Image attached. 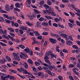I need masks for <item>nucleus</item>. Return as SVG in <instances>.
Listing matches in <instances>:
<instances>
[{
    "label": "nucleus",
    "mask_w": 80,
    "mask_h": 80,
    "mask_svg": "<svg viewBox=\"0 0 80 80\" xmlns=\"http://www.w3.org/2000/svg\"><path fill=\"white\" fill-rule=\"evenodd\" d=\"M62 68L63 69L64 71H66V70H67V68H66V67H65V64L63 65Z\"/></svg>",
    "instance_id": "a19ab883"
},
{
    "label": "nucleus",
    "mask_w": 80,
    "mask_h": 80,
    "mask_svg": "<svg viewBox=\"0 0 80 80\" xmlns=\"http://www.w3.org/2000/svg\"><path fill=\"white\" fill-rule=\"evenodd\" d=\"M46 72H47L48 75H52V72L50 70L48 69L45 71Z\"/></svg>",
    "instance_id": "9b49d317"
},
{
    "label": "nucleus",
    "mask_w": 80,
    "mask_h": 80,
    "mask_svg": "<svg viewBox=\"0 0 80 80\" xmlns=\"http://www.w3.org/2000/svg\"><path fill=\"white\" fill-rule=\"evenodd\" d=\"M75 66L73 64H69V68H73V67H74Z\"/></svg>",
    "instance_id": "13d9d810"
},
{
    "label": "nucleus",
    "mask_w": 80,
    "mask_h": 80,
    "mask_svg": "<svg viewBox=\"0 0 80 80\" xmlns=\"http://www.w3.org/2000/svg\"><path fill=\"white\" fill-rule=\"evenodd\" d=\"M48 70H50L51 71H52V65H48Z\"/></svg>",
    "instance_id": "79ce46f5"
},
{
    "label": "nucleus",
    "mask_w": 80,
    "mask_h": 80,
    "mask_svg": "<svg viewBox=\"0 0 80 80\" xmlns=\"http://www.w3.org/2000/svg\"><path fill=\"white\" fill-rule=\"evenodd\" d=\"M5 10L6 11H8V12H10V10L9 8V5L6 4L5 6Z\"/></svg>",
    "instance_id": "0eeeda50"
},
{
    "label": "nucleus",
    "mask_w": 80,
    "mask_h": 80,
    "mask_svg": "<svg viewBox=\"0 0 80 80\" xmlns=\"http://www.w3.org/2000/svg\"><path fill=\"white\" fill-rule=\"evenodd\" d=\"M49 40L51 42V43H53V44H55V43H57V41L56 40L53 39L52 38H50L49 39Z\"/></svg>",
    "instance_id": "39448f33"
},
{
    "label": "nucleus",
    "mask_w": 80,
    "mask_h": 80,
    "mask_svg": "<svg viewBox=\"0 0 80 80\" xmlns=\"http://www.w3.org/2000/svg\"><path fill=\"white\" fill-rule=\"evenodd\" d=\"M37 26H38V27H41V26L40 25H41V22H37Z\"/></svg>",
    "instance_id": "bb28decb"
},
{
    "label": "nucleus",
    "mask_w": 80,
    "mask_h": 80,
    "mask_svg": "<svg viewBox=\"0 0 80 80\" xmlns=\"http://www.w3.org/2000/svg\"><path fill=\"white\" fill-rule=\"evenodd\" d=\"M71 5V7H72V8H73L74 10H76L77 8H75V5L72 4Z\"/></svg>",
    "instance_id": "72a5a7b5"
},
{
    "label": "nucleus",
    "mask_w": 80,
    "mask_h": 80,
    "mask_svg": "<svg viewBox=\"0 0 80 80\" xmlns=\"http://www.w3.org/2000/svg\"><path fill=\"white\" fill-rule=\"evenodd\" d=\"M0 45H2V47L7 46V45L1 42H0Z\"/></svg>",
    "instance_id": "2f4dec72"
},
{
    "label": "nucleus",
    "mask_w": 80,
    "mask_h": 80,
    "mask_svg": "<svg viewBox=\"0 0 80 80\" xmlns=\"http://www.w3.org/2000/svg\"><path fill=\"white\" fill-rule=\"evenodd\" d=\"M51 15L52 16H56V15H57L56 14H55V12H53V11H51Z\"/></svg>",
    "instance_id": "6e6d98bb"
},
{
    "label": "nucleus",
    "mask_w": 80,
    "mask_h": 80,
    "mask_svg": "<svg viewBox=\"0 0 80 80\" xmlns=\"http://www.w3.org/2000/svg\"><path fill=\"white\" fill-rule=\"evenodd\" d=\"M53 26L55 27H58V24L55 22H54L53 24Z\"/></svg>",
    "instance_id": "de8ad7c7"
},
{
    "label": "nucleus",
    "mask_w": 80,
    "mask_h": 80,
    "mask_svg": "<svg viewBox=\"0 0 80 80\" xmlns=\"http://www.w3.org/2000/svg\"><path fill=\"white\" fill-rule=\"evenodd\" d=\"M3 16L5 18H6L7 19H9V16L7 15V14H3Z\"/></svg>",
    "instance_id": "473e14b6"
},
{
    "label": "nucleus",
    "mask_w": 80,
    "mask_h": 80,
    "mask_svg": "<svg viewBox=\"0 0 80 80\" xmlns=\"http://www.w3.org/2000/svg\"><path fill=\"white\" fill-rule=\"evenodd\" d=\"M33 10H34V12H35V13H36L37 14H40V11H39L38 10H37L35 9H33Z\"/></svg>",
    "instance_id": "412c9836"
},
{
    "label": "nucleus",
    "mask_w": 80,
    "mask_h": 80,
    "mask_svg": "<svg viewBox=\"0 0 80 80\" xmlns=\"http://www.w3.org/2000/svg\"><path fill=\"white\" fill-rule=\"evenodd\" d=\"M14 25L15 27H18L19 26L18 24L17 23H16V22L14 24Z\"/></svg>",
    "instance_id": "052dcab7"
},
{
    "label": "nucleus",
    "mask_w": 80,
    "mask_h": 80,
    "mask_svg": "<svg viewBox=\"0 0 80 80\" xmlns=\"http://www.w3.org/2000/svg\"><path fill=\"white\" fill-rule=\"evenodd\" d=\"M38 69L39 71H41V70H42V67H41V66H38Z\"/></svg>",
    "instance_id": "69168bd1"
},
{
    "label": "nucleus",
    "mask_w": 80,
    "mask_h": 80,
    "mask_svg": "<svg viewBox=\"0 0 80 80\" xmlns=\"http://www.w3.org/2000/svg\"><path fill=\"white\" fill-rule=\"evenodd\" d=\"M25 52H26L27 53H28L30 52V48H29L27 47V48H25L24 49Z\"/></svg>",
    "instance_id": "6ab92c4d"
},
{
    "label": "nucleus",
    "mask_w": 80,
    "mask_h": 80,
    "mask_svg": "<svg viewBox=\"0 0 80 80\" xmlns=\"http://www.w3.org/2000/svg\"><path fill=\"white\" fill-rule=\"evenodd\" d=\"M42 69L44 70H48V68L45 67V66H43L42 68Z\"/></svg>",
    "instance_id": "a18cd8bd"
},
{
    "label": "nucleus",
    "mask_w": 80,
    "mask_h": 80,
    "mask_svg": "<svg viewBox=\"0 0 80 80\" xmlns=\"http://www.w3.org/2000/svg\"><path fill=\"white\" fill-rule=\"evenodd\" d=\"M15 60H17L18 62H20V57H18V56L15 57Z\"/></svg>",
    "instance_id": "f8f14e48"
},
{
    "label": "nucleus",
    "mask_w": 80,
    "mask_h": 80,
    "mask_svg": "<svg viewBox=\"0 0 80 80\" xmlns=\"http://www.w3.org/2000/svg\"><path fill=\"white\" fill-rule=\"evenodd\" d=\"M35 65H36V66H40V63L38 62H35Z\"/></svg>",
    "instance_id": "3c124183"
},
{
    "label": "nucleus",
    "mask_w": 80,
    "mask_h": 80,
    "mask_svg": "<svg viewBox=\"0 0 80 80\" xmlns=\"http://www.w3.org/2000/svg\"><path fill=\"white\" fill-rule=\"evenodd\" d=\"M6 61L5 60V59H2L1 60L0 63H1V64H4V63H5V62Z\"/></svg>",
    "instance_id": "4be33fe9"
},
{
    "label": "nucleus",
    "mask_w": 80,
    "mask_h": 80,
    "mask_svg": "<svg viewBox=\"0 0 80 80\" xmlns=\"http://www.w3.org/2000/svg\"><path fill=\"white\" fill-rule=\"evenodd\" d=\"M44 20V18L43 17H41L39 19V20L40 22H42V21H43Z\"/></svg>",
    "instance_id": "5fc2aeb1"
},
{
    "label": "nucleus",
    "mask_w": 80,
    "mask_h": 80,
    "mask_svg": "<svg viewBox=\"0 0 80 80\" xmlns=\"http://www.w3.org/2000/svg\"><path fill=\"white\" fill-rule=\"evenodd\" d=\"M42 12L45 13H48L49 14H50V13H51V12L48 11V10H44L42 11Z\"/></svg>",
    "instance_id": "dca6fc26"
},
{
    "label": "nucleus",
    "mask_w": 80,
    "mask_h": 80,
    "mask_svg": "<svg viewBox=\"0 0 80 80\" xmlns=\"http://www.w3.org/2000/svg\"><path fill=\"white\" fill-rule=\"evenodd\" d=\"M68 25H69V27H70V28H73V25H72V24L70 23H68Z\"/></svg>",
    "instance_id": "8fccbe9b"
},
{
    "label": "nucleus",
    "mask_w": 80,
    "mask_h": 80,
    "mask_svg": "<svg viewBox=\"0 0 80 80\" xmlns=\"http://www.w3.org/2000/svg\"><path fill=\"white\" fill-rule=\"evenodd\" d=\"M15 6L17 8H20V4L18 2H17L15 4Z\"/></svg>",
    "instance_id": "aec40b11"
},
{
    "label": "nucleus",
    "mask_w": 80,
    "mask_h": 80,
    "mask_svg": "<svg viewBox=\"0 0 80 80\" xmlns=\"http://www.w3.org/2000/svg\"><path fill=\"white\" fill-rule=\"evenodd\" d=\"M9 34L10 35H11L12 37H15V35L13 32H10Z\"/></svg>",
    "instance_id": "338daca9"
},
{
    "label": "nucleus",
    "mask_w": 80,
    "mask_h": 80,
    "mask_svg": "<svg viewBox=\"0 0 80 80\" xmlns=\"http://www.w3.org/2000/svg\"><path fill=\"white\" fill-rule=\"evenodd\" d=\"M12 55L13 56H14L15 57H16L17 56H18V54L16 53L15 52H13L12 53Z\"/></svg>",
    "instance_id": "e2e57ef3"
},
{
    "label": "nucleus",
    "mask_w": 80,
    "mask_h": 80,
    "mask_svg": "<svg viewBox=\"0 0 80 80\" xmlns=\"http://www.w3.org/2000/svg\"><path fill=\"white\" fill-rule=\"evenodd\" d=\"M43 7H45V9H46V10H47V9H48L50 8V6L47 4H44L43 5Z\"/></svg>",
    "instance_id": "a211bd4d"
},
{
    "label": "nucleus",
    "mask_w": 80,
    "mask_h": 80,
    "mask_svg": "<svg viewBox=\"0 0 80 80\" xmlns=\"http://www.w3.org/2000/svg\"><path fill=\"white\" fill-rule=\"evenodd\" d=\"M23 65H24L25 68H26V69H27V68H28V65H27V63L24 62Z\"/></svg>",
    "instance_id": "f3484780"
},
{
    "label": "nucleus",
    "mask_w": 80,
    "mask_h": 80,
    "mask_svg": "<svg viewBox=\"0 0 80 80\" xmlns=\"http://www.w3.org/2000/svg\"><path fill=\"white\" fill-rule=\"evenodd\" d=\"M62 1L63 3H68L69 2L68 0H62Z\"/></svg>",
    "instance_id": "49530a36"
},
{
    "label": "nucleus",
    "mask_w": 80,
    "mask_h": 80,
    "mask_svg": "<svg viewBox=\"0 0 80 80\" xmlns=\"http://www.w3.org/2000/svg\"><path fill=\"white\" fill-rule=\"evenodd\" d=\"M2 67L4 68H5V69H7L8 68V67L7 66L5 65H2Z\"/></svg>",
    "instance_id": "7c9ffc66"
},
{
    "label": "nucleus",
    "mask_w": 80,
    "mask_h": 80,
    "mask_svg": "<svg viewBox=\"0 0 80 80\" xmlns=\"http://www.w3.org/2000/svg\"><path fill=\"white\" fill-rule=\"evenodd\" d=\"M54 21L55 22H60V20L58 18H54Z\"/></svg>",
    "instance_id": "c9c22d12"
},
{
    "label": "nucleus",
    "mask_w": 80,
    "mask_h": 80,
    "mask_svg": "<svg viewBox=\"0 0 80 80\" xmlns=\"http://www.w3.org/2000/svg\"><path fill=\"white\" fill-rule=\"evenodd\" d=\"M59 46H57L56 47V52H60V50H59Z\"/></svg>",
    "instance_id": "4c0bfd02"
},
{
    "label": "nucleus",
    "mask_w": 80,
    "mask_h": 80,
    "mask_svg": "<svg viewBox=\"0 0 80 80\" xmlns=\"http://www.w3.org/2000/svg\"><path fill=\"white\" fill-rule=\"evenodd\" d=\"M58 78L59 80H63V77L61 76H59Z\"/></svg>",
    "instance_id": "680f3d73"
},
{
    "label": "nucleus",
    "mask_w": 80,
    "mask_h": 80,
    "mask_svg": "<svg viewBox=\"0 0 80 80\" xmlns=\"http://www.w3.org/2000/svg\"><path fill=\"white\" fill-rule=\"evenodd\" d=\"M27 62H28V63H29L31 64V65H33V62L32 60L30 59H29L27 61Z\"/></svg>",
    "instance_id": "ddd939ff"
},
{
    "label": "nucleus",
    "mask_w": 80,
    "mask_h": 80,
    "mask_svg": "<svg viewBox=\"0 0 80 80\" xmlns=\"http://www.w3.org/2000/svg\"><path fill=\"white\" fill-rule=\"evenodd\" d=\"M32 40H33V41L32 42V45H34L35 44L37 43V42H38V41L36 40H35V38H33L32 39Z\"/></svg>",
    "instance_id": "6e6552de"
},
{
    "label": "nucleus",
    "mask_w": 80,
    "mask_h": 80,
    "mask_svg": "<svg viewBox=\"0 0 80 80\" xmlns=\"http://www.w3.org/2000/svg\"><path fill=\"white\" fill-rule=\"evenodd\" d=\"M11 75H8L7 77L5 76V75L4 74H2V75L1 76V79L2 80H8V78H10Z\"/></svg>",
    "instance_id": "f257e3e1"
},
{
    "label": "nucleus",
    "mask_w": 80,
    "mask_h": 80,
    "mask_svg": "<svg viewBox=\"0 0 80 80\" xmlns=\"http://www.w3.org/2000/svg\"><path fill=\"white\" fill-rule=\"evenodd\" d=\"M35 34L36 37H39L40 36V34L38 32H36Z\"/></svg>",
    "instance_id": "37998d69"
},
{
    "label": "nucleus",
    "mask_w": 80,
    "mask_h": 80,
    "mask_svg": "<svg viewBox=\"0 0 80 80\" xmlns=\"http://www.w3.org/2000/svg\"><path fill=\"white\" fill-rule=\"evenodd\" d=\"M40 77L41 78H42V79L44 78H45V75H44V73H42Z\"/></svg>",
    "instance_id": "ea45409f"
},
{
    "label": "nucleus",
    "mask_w": 80,
    "mask_h": 80,
    "mask_svg": "<svg viewBox=\"0 0 80 80\" xmlns=\"http://www.w3.org/2000/svg\"><path fill=\"white\" fill-rule=\"evenodd\" d=\"M8 43L9 45H12L13 43L11 41H8Z\"/></svg>",
    "instance_id": "bf43d9fd"
},
{
    "label": "nucleus",
    "mask_w": 80,
    "mask_h": 80,
    "mask_svg": "<svg viewBox=\"0 0 80 80\" xmlns=\"http://www.w3.org/2000/svg\"><path fill=\"white\" fill-rule=\"evenodd\" d=\"M26 24H27L29 26H31V27H33V24L32 23H30L29 21H27L26 22Z\"/></svg>",
    "instance_id": "1a4fd4ad"
},
{
    "label": "nucleus",
    "mask_w": 80,
    "mask_h": 80,
    "mask_svg": "<svg viewBox=\"0 0 80 80\" xmlns=\"http://www.w3.org/2000/svg\"><path fill=\"white\" fill-rule=\"evenodd\" d=\"M9 79L10 80H16V78L15 77H14L13 76H10V78Z\"/></svg>",
    "instance_id": "c756f323"
},
{
    "label": "nucleus",
    "mask_w": 80,
    "mask_h": 80,
    "mask_svg": "<svg viewBox=\"0 0 80 80\" xmlns=\"http://www.w3.org/2000/svg\"><path fill=\"white\" fill-rule=\"evenodd\" d=\"M62 52H64V53H68V51L67 50H66L65 49H64L62 50Z\"/></svg>",
    "instance_id": "e433bc0d"
},
{
    "label": "nucleus",
    "mask_w": 80,
    "mask_h": 80,
    "mask_svg": "<svg viewBox=\"0 0 80 80\" xmlns=\"http://www.w3.org/2000/svg\"><path fill=\"white\" fill-rule=\"evenodd\" d=\"M7 30H6L5 31V33L2 35V37L3 38H5V39H7V40H10V38L7 36H6L7 35Z\"/></svg>",
    "instance_id": "7ed1b4c3"
},
{
    "label": "nucleus",
    "mask_w": 80,
    "mask_h": 80,
    "mask_svg": "<svg viewBox=\"0 0 80 80\" xmlns=\"http://www.w3.org/2000/svg\"><path fill=\"white\" fill-rule=\"evenodd\" d=\"M5 22H6V23H8V24H10V23H11V21L6 19H5Z\"/></svg>",
    "instance_id": "f704fd0d"
},
{
    "label": "nucleus",
    "mask_w": 80,
    "mask_h": 80,
    "mask_svg": "<svg viewBox=\"0 0 80 80\" xmlns=\"http://www.w3.org/2000/svg\"><path fill=\"white\" fill-rule=\"evenodd\" d=\"M66 43L68 45H70V46H72L73 45V42L71 41H67Z\"/></svg>",
    "instance_id": "423d86ee"
},
{
    "label": "nucleus",
    "mask_w": 80,
    "mask_h": 80,
    "mask_svg": "<svg viewBox=\"0 0 80 80\" xmlns=\"http://www.w3.org/2000/svg\"><path fill=\"white\" fill-rule=\"evenodd\" d=\"M47 3L48 5H52V2H51L50 0H48L47 1Z\"/></svg>",
    "instance_id": "5701e85b"
},
{
    "label": "nucleus",
    "mask_w": 80,
    "mask_h": 80,
    "mask_svg": "<svg viewBox=\"0 0 80 80\" xmlns=\"http://www.w3.org/2000/svg\"><path fill=\"white\" fill-rule=\"evenodd\" d=\"M13 5L12 4L11 5L10 8L11 10H13Z\"/></svg>",
    "instance_id": "603ef678"
},
{
    "label": "nucleus",
    "mask_w": 80,
    "mask_h": 80,
    "mask_svg": "<svg viewBox=\"0 0 80 80\" xmlns=\"http://www.w3.org/2000/svg\"><path fill=\"white\" fill-rule=\"evenodd\" d=\"M21 28L23 30H27V27L26 26H22L21 27Z\"/></svg>",
    "instance_id": "393cba45"
},
{
    "label": "nucleus",
    "mask_w": 80,
    "mask_h": 80,
    "mask_svg": "<svg viewBox=\"0 0 80 80\" xmlns=\"http://www.w3.org/2000/svg\"><path fill=\"white\" fill-rule=\"evenodd\" d=\"M47 54H48V55H50L51 56L52 58H56L57 56L55 55L53 53H52V52H46Z\"/></svg>",
    "instance_id": "20e7f679"
},
{
    "label": "nucleus",
    "mask_w": 80,
    "mask_h": 80,
    "mask_svg": "<svg viewBox=\"0 0 80 80\" xmlns=\"http://www.w3.org/2000/svg\"><path fill=\"white\" fill-rule=\"evenodd\" d=\"M76 23L77 25H78V26H80V22L79 21H76Z\"/></svg>",
    "instance_id": "774afa93"
},
{
    "label": "nucleus",
    "mask_w": 80,
    "mask_h": 80,
    "mask_svg": "<svg viewBox=\"0 0 80 80\" xmlns=\"http://www.w3.org/2000/svg\"><path fill=\"white\" fill-rule=\"evenodd\" d=\"M0 12H1L2 13H7V12L6 11L3 10V9H1V8H0Z\"/></svg>",
    "instance_id": "cd10ccee"
},
{
    "label": "nucleus",
    "mask_w": 80,
    "mask_h": 80,
    "mask_svg": "<svg viewBox=\"0 0 80 80\" xmlns=\"http://www.w3.org/2000/svg\"><path fill=\"white\" fill-rule=\"evenodd\" d=\"M48 12H51L52 11H53V8L52 7H49V8H48Z\"/></svg>",
    "instance_id": "c85d7f7f"
},
{
    "label": "nucleus",
    "mask_w": 80,
    "mask_h": 80,
    "mask_svg": "<svg viewBox=\"0 0 80 80\" xmlns=\"http://www.w3.org/2000/svg\"><path fill=\"white\" fill-rule=\"evenodd\" d=\"M19 57L22 59H25L26 58H28V55L24 52H22L21 54L20 55Z\"/></svg>",
    "instance_id": "f03ea898"
},
{
    "label": "nucleus",
    "mask_w": 80,
    "mask_h": 80,
    "mask_svg": "<svg viewBox=\"0 0 80 80\" xmlns=\"http://www.w3.org/2000/svg\"><path fill=\"white\" fill-rule=\"evenodd\" d=\"M69 21L71 23H74V20H73V19H69Z\"/></svg>",
    "instance_id": "09e8293b"
},
{
    "label": "nucleus",
    "mask_w": 80,
    "mask_h": 80,
    "mask_svg": "<svg viewBox=\"0 0 80 80\" xmlns=\"http://www.w3.org/2000/svg\"><path fill=\"white\" fill-rule=\"evenodd\" d=\"M69 13L71 14V15H72V17H75V13H74L72 12H70Z\"/></svg>",
    "instance_id": "58836bf2"
},
{
    "label": "nucleus",
    "mask_w": 80,
    "mask_h": 80,
    "mask_svg": "<svg viewBox=\"0 0 80 80\" xmlns=\"http://www.w3.org/2000/svg\"><path fill=\"white\" fill-rule=\"evenodd\" d=\"M45 62H46V63H48L49 64V65H51L52 64V63L50 62V61L48 60V59H45Z\"/></svg>",
    "instance_id": "2eb2a0df"
},
{
    "label": "nucleus",
    "mask_w": 80,
    "mask_h": 80,
    "mask_svg": "<svg viewBox=\"0 0 80 80\" xmlns=\"http://www.w3.org/2000/svg\"><path fill=\"white\" fill-rule=\"evenodd\" d=\"M6 30H4V32H3V31L2 30V29H0V33H2V34H3V35H4L5 33V31Z\"/></svg>",
    "instance_id": "b1692460"
},
{
    "label": "nucleus",
    "mask_w": 80,
    "mask_h": 80,
    "mask_svg": "<svg viewBox=\"0 0 80 80\" xmlns=\"http://www.w3.org/2000/svg\"><path fill=\"white\" fill-rule=\"evenodd\" d=\"M8 30H9V31H10V32H15L14 29L12 28H8Z\"/></svg>",
    "instance_id": "4468645a"
},
{
    "label": "nucleus",
    "mask_w": 80,
    "mask_h": 80,
    "mask_svg": "<svg viewBox=\"0 0 80 80\" xmlns=\"http://www.w3.org/2000/svg\"><path fill=\"white\" fill-rule=\"evenodd\" d=\"M42 25H44V26H47V25H48V22L46 23V22H43L42 23Z\"/></svg>",
    "instance_id": "864d4df0"
},
{
    "label": "nucleus",
    "mask_w": 80,
    "mask_h": 80,
    "mask_svg": "<svg viewBox=\"0 0 80 80\" xmlns=\"http://www.w3.org/2000/svg\"><path fill=\"white\" fill-rule=\"evenodd\" d=\"M60 35L63 38H67L68 37V35L66 34H61Z\"/></svg>",
    "instance_id": "9d476101"
},
{
    "label": "nucleus",
    "mask_w": 80,
    "mask_h": 80,
    "mask_svg": "<svg viewBox=\"0 0 80 80\" xmlns=\"http://www.w3.org/2000/svg\"><path fill=\"white\" fill-rule=\"evenodd\" d=\"M19 33L20 34V35H22L23 33V31L21 29L19 30Z\"/></svg>",
    "instance_id": "0e129e2a"
},
{
    "label": "nucleus",
    "mask_w": 80,
    "mask_h": 80,
    "mask_svg": "<svg viewBox=\"0 0 80 80\" xmlns=\"http://www.w3.org/2000/svg\"><path fill=\"white\" fill-rule=\"evenodd\" d=\"M72 48H74V49H76V50H77V49H78V48L76 45H72Z\"/></svg>",
    "instance_id": "a878e982"
},
{
    "label": "nucleus",
    "mask_w": 80,
    "mask_h": 80,
    "mask_svg": "<svg viewBox=\"0 0 80 80\" xmlns=\"http://www.w3.org/2000/svg\"><path fill=\"white\" fill-rule=\"evenodd\" d=\"M13 64H15V65H18V62L15 61H13Z\"/></svg>",
    "instance_id": "4d7b16f0"
},
{
    "label": "nucleus",
    "mask_w": 80,
    "mask_h": 80,
    "mask_svg": "<svg viewBox=\"0 0 80 80\" xmlns=\"http://www.w3.org/2000/svg\"><path fill=\"white\" fill-rule=\"evenodd\" d=\"M74 73L77 75H79V73L78 72H77V71H76V70H74Z\"/></svg>",
    "instance_id": "c03bdc74"
}]
</instances>
